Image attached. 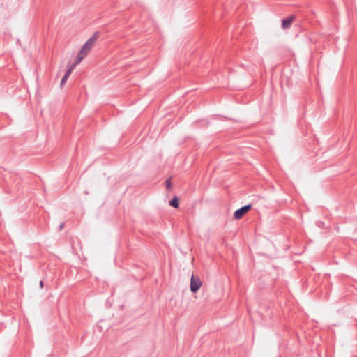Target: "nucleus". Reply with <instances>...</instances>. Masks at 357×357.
I'll use <instances>...</instances> for the list:
<instances>
[{
  "mask_svg": "<svg viewBox=\"0 0 357 357\" xmlns=\"http://www.w3.org/2000/svg\"><path fill=\"white\" fill-rule=\"evenodd\" d=\"M70 71H66L64 76L63 77L61 81V86H62L67 81V79H68L69 76H70Z\"/></svg>",
  "mask_w": 357,
  "mask_h": 357,
  "instance_id": "7",
  "label": "nucleus"
},
{
  "mask_svg": "<svg viewBox=\"0 0 357 357\" xmlns=\"http://www.w3.org/2000/svg\"><path fill=\"white\" fill-rule=\"evenodd\" d=\"M99 36L100 33L98 31H96L93 36L83 45L79 52L84 53V55L86 56L93 47Z\"/></svg>",
  "mask_w": 357,
  "mask_h": 357,
  "instance_id": "1",
  "label": "nucleus"
},
{
  "mask_svg": "<svg viewBox=\"0 0 357 357\" xmlns=\"http://www.w3.org/2000/svg\"><path fill=\"white\" fill-rule=\"evenodd\" d=\"M202 282L198 277H195L193 275L190 279V290L193 293H196L201 287Z\"/></svg>",
  "mask_w": 357,
  "mask_h": 357,
  "instance_id": "2",
  "label": "nucleus"
},
{
  "mask_svg": "<svg viewBox=\"0 0 357 357\" xmlns=\"http://www.w3.org/2000/svg\"><path fill=\"white\" fill-rule=\"evenodd\" d=\"M295 17L294 15H291L287 18L283 19L282 20V27L284 29H287L290 27L293 21L294 20Z\"/></svg>",
  "mask_w": 357,
  "mask_h": 357,
  "instance_id": "4",
  "label": "nucleus"
},
{
  "mask_svg": "<svg viewBox=\"0 0 357 357\" xmlns=\"http://www.w3.org/2000/svg\"><path fill=\"white\" fill-rule=\"evenodd\" d=\"M251 207H252V206L250 204H248V205H245V206L241 207V208L236 210L234 214V218L237 220L241 219V218H243L245 215V214L247 212H248L250 210Z\"/></svg>",
  "mask_w": 357,
  "mask_h": 357,
  "instance_id": "3",
  "label": "nucleus"
},
{
  "mask_svg": "<svg viewBox=\"0 0 357 357\" xmlns=\"http://www.w3.org/2000/svg\"><path fill=\"white\" fill-rule=\"evenodd\" d=\"M63 227H64V223L62 222V223L60 224V225L59 227V230L61 231L63 229Z\"/></svg>",
  "mask_w": 357,
  "mask_h": 357,
  "instance_id": "10",
  "label": "nucleus"
},
{
  "mask_svg": "<svg viewBox=\"0 0 357 357\" xmlns=\"http://www.w3.org/2000/svg\"><path fill=\"white\" fill-rule=\"evenodd\" d=\"M165 184H166V187L167 189H169L172 186V184H171V181L169 179H167L166 181H165Z\"/></svg>",
  "mask_w": 357,
  "mask_h": 357,
  "instance_id": "9",
  "label": "nucleus"
},
{
  "mask_svg": "<svg viewBox=\"0 0 357 357\" xmlns=\"http://www.w3.org/2000/svg\"><path fill=\"white\" fill-rule=\"evenodd\" d=\"M40 286L41 288L43 287V281H40Z\"/></svg>",
  "mask_w": 357,
  "mask_h": 357,
  "instance_id": "11",
  "label": "nucleus"
},
{
  "mask_svg": "<svg viewBox=\"0 0 357 357\" xmlns=\"http://www.w3.org/2000/svg\"><path fill=\"white\" fill-rule=\"evenodd\" d=\"M169 205L174 208H178L179 206V199L178 197H174L170 202Z\"/></svg>",
  "mask_w": 357,
  "mask_h": 357,
  "instance_id": "5",
  "label": "nucleus"
},
{
  "mask_svg": "<svg viewBox=\"0 0 357 357\" xmlns=\"http://www.w3.org/2000/svg\"><path fill=\"white\" fill-rule=\"evenodd\" d=\"M86 56L84 55V53L82 52H79L77 58H76V61L75 62V64L77 65L79 64L82 60Z\"/></svg>",
  "mask_w": 357,
  "mask_h": 357,
  "instance_id": "6",
  "label": "nucleus"
},
{
  "mask_svg": "<svg viewBox=\"0 0 357 357\" xmlns=\"http://www.w3.org/2000/svg\"><path fill=\"white\" fill-rule=\"evenodd\" d=\"M75 66H76V64H75V63L71 65L66 71H70V75L72 73L73 70H74Z\"/></svg>",
  "mask_w": 357,
  "mask_h": 357,
  "instance_id": "8",
  "label": "nucleus"
}]
</instances>
